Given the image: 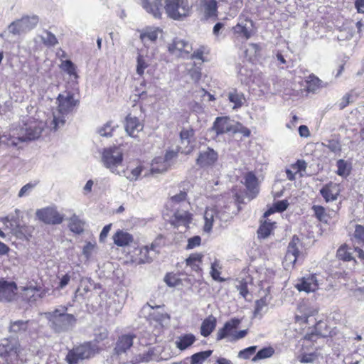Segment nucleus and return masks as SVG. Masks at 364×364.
<instances>
[{"instance_id":"nucleus-1","label":"nucleus","mask_w":364,"mask_h":364,"mask_svg":"<svg viewBox=\"0 0 364 364\" xmlns=\"http://www.w3.org/2000/svg\"><path fill=\"white\" fill-rule=\"evenodd\" d=\"M162 1L167 16L173 20L183 21L193 13V5L188 0H141V6L155 18H161Z\"/></svg>"},{"instance_id":"nucleus-2","label":"nucleus","mask_w":364,"mask_h":364,"mask_svg":"<svg viewBox=\"0 0 364 364\" xmlns=\"http://www.w3.org/2000/svg\"><path fill=\"white\" fill-rule=\"evenodd\" d=\"M35 358L33 352L20 348L16 341H0V364H35Z\"/></svg>"},{"instance_id":"nucleus-3","label":"nucleus","mask_w":364,"mask_h":364,"mask_svg":"<svg viewBox=\"0 0 364 364\" xmlns=\"http://www.w3.org/2000/svg\"><path fill=\"white\" fill-rule=\"evenodd\" d=\"M57 108L53 111V119L50 123V129L57 131L64 126L67 116L78 106L79 100L75 98L70 92H64L58 95L56 99Z\"/></svg>"},{"instance_id":"nucleus-4","label":"nucleus","mask_w":364,"mask_h":364,"mask_svg":"<svg viewBox=\"0 0 364 364\" xmlns=\"http://www.w3.org/2000/svg\"><path fill=\"white\" fill-rule=\"evenodd\" d=\"M65 306H60L55 309L43 313L50 328L55 333L68 332L73 329L77 322L75 316L67 313Z\"/></svg>"},{"instance_id":"nucleus-5","label":"nucleus","mask_w":364,"mask_h":364,"mask_svg":"<svg viewBox=\"0 0 364 364\" xmlns=\"http://www.w3.org/2000/svg\"><path fill=\"white\" fill-rule=\"evenodd\" d=\"M45 124L43 122H30L20 129L17 136L14 133L13 134L9 133L0 135V144L16 146L20 141L38 139L41 136Z\"/></svg>"},{"instance_id":"nucleus-6","label":"nucleus","mask_w":364,"mask_h":364,"mask_svg":"<svg viewBox=\"0 0 364 364\" xmlns=\"http://www.w3.org/2000/svg\"><path fill=\"white\" fill-rule=\"evenodd\" d=\"M231 218L232 215L228 205L208 207L204 213L203 230L209 233L215 225L221 227L223 223L229 221Z\"/></svg>"},{"instance_id":"nucleus-7","label":"nucleus","mask_w":364,"mask_h":364,"mask_svg":"<svg viewBox=\"0 0 364 364\" xmlns=\"http://www.w3.org/2000/svg\"><path fill=\"white\" fill-rule=\"evenodd\" d=\"M123 160V151L119 146L105 148L102 153V165L112 173L121 174L119 168L122 166Z\"/></svg>"},{"instance_id":"nucleus-8","label":"nucleus","mask_w":364,"mask_h":364,"mask_svg":"<svg viewBox=\"0 0 364 364\" xmlns=\"http://www.w3.org/2000/svg\"><path fill=\"white\" fill-rule=\"evenodd\" d=\"M134 338L135 336L132 334L119 336L115 343L112 359L118 361L119 364H135L133 360H131L130 362L128 361L129 353L131 351Z\"/></svg>"},{"instance_id":"nucleus-9","label":"nucleus","mask_w":364,"mask_h":364,"mask_svg":"<svg viewBox=\"0 0 364 364\" xmlns=\"http://www.w3.org/2000/svg\"><path fill=\"white\" fill-rule=\"evenodd\" d=\"M95 346L92 345L90 343H85L69 350L65 360L68 364H79L82 360L93 356L95 353Z\"/></svg>"},{"instance_id":"nucleus-10","label":"nucleus","mask_w":364,"mask_h":364,"mask_svg":"<svg viewBox=\"0 0 364 364\" xmlns=\"http://www.w3.org/2000/svg\"><path fill=\"white\" fill-rule=\"evenodd\" d=\"M39 21L36 15L26 16L13 21L8 27L9 33L14 35H21L33 29Z\"/></svg>"},{"instance_id":"nucleus-11","label":"nucleus","mask_w":364,"mask_h":364,"mask_svg":"<svg viewBox=\"0 0 364 364\" xmlns=\"http://www.w3.org/2000/svg\"><path fill=\"white\" fill-rule=\"evenodd\" d=\"M323 282V277L317 274H311L299 279L295 287L299 291L314 292Z\"/></svg>"},{"instance_id":"nucleus-12","label":"nucleus","mask_w":364,"mask_h":364,"mask_svg":"<svg viewBox=\"0 0 364 364\" xmlns=\"http://www.w3.org/2000/svg\"><path fill=\"white\" fill-rule=\"evenodd\" d=\"M36 215L39 220L49 225H59L64 220V215L58 211L55 206L38 209Z\"/></svg>"},{"instance_id":"nucleus-13","label":"nucleus","mask_w":364,"mask_h":364,"mask_svg":"<svg viewBox=\"0 0 364 364\" xmlns=\"http://www.w3.org/2000/svg\"><path fill=\"white\" fill-rule=\"evenodd\" d=\"M232 31L235 38L247 41L255 33L254 23L250 18H240L238 23L232 27Z\"/></svg>"},{"instance_id":"nucleus-14","label":"nucleus","mask_w":364,"mask_h":364,"mask_svg":"<svg viewBox=\"0 0 364 364\" xmlns=\"http://www.w3.org/2000/svg\"><path fill=\"white\" fill-rule=\"evenodd\" d=\"M17 285L13 281L0 279V302L10 303L17 296Z\"/></svg>"},{"instance_id":"nucleus-15","label":"nucleus","mask_w":364,"mask_h":364,"mask_svg":"<svg viewBox=\"0 0 364 364\" xmlns=\"http://www.w3.org/2000/svg\"><path fill=\"white\" fill-rule=\"evenodd\" d=\"M168 50L173 55L185 58L189 55L192 46L188 41L176 37L168 44Z\"/></svg>"},{"instance_id":"nucleus-16","label":"nucleus","mask_w":364,"mask_h":364,"mask_svg":"<svg viewBox=\"0 0 364 364\" xmlns=\"http://www.w3.org/2000/svg\"><path fill=\"white\" fill-rule=\"evenodd\" d=\"M240 323L241 320L237 318H232L227 321L223 328L218 329L216 334V340L220 341L224 338H228V341L232 342V337L235 330Z\"/></svg>"},{"instance_id":"nucleus-17","label":"nucleus","mask_w":364,"mask_h":364,"mask_svg":"<svg viewBox=\"0 0 364 364\" xmlns=\"http://www.w3.org/2000/svg\"><path fill=\"white\" fill-rule=\"evenodd\" d=\"M300 240L298 237L294 236L289 243L287 251L284 259V264L285 266L289 267V265H294L297 259L299 257Z\"/></svg>"},{"instance_id":"nucleus-18","label":"nucleus","mask_w":364,"mask_h":364,"mask_svg":"<svg viewBox=\"0 0 364 364\" xmlns=\"http://www.w3.org/2000/svg\"><path fill=\"white\" fill-rule=\"evenodd\" d=\"M213 129L218 135L228 132L235 133L237 132L235 123L227 117H217L214 122Z\"/></svg>"},{"instance_id":"nucleus-19","label":"nucleus","mask_w":364,"mask_h":364,"mask_svg":"<svg viewBox=\"0 0 364 364\" xmlns=\"http://www.w3.org/2000/svg\"><path fill=\"white\" fill-rule=\"evenodd\" d=\"M218 159V154L213 149L206 148L200 151L196 163L201 167L212 166Z\"/></svg>"},{"instance_id":"nucleus-20","label":"nucleus","mask_w":364,"mask_h":364,"mask_svg":"<svg viewBox=\"0 0 364 364\" xmlns=\"http://www.w3.org/2000/svg\"><path fill=\"white\" fill-rule=\"evenodd\" d=\"M41 291V288L38 286L25 287L22 289L21 297L30 304L36 302L39 298H43L46 295V291Z\"/></svg>"},{"instance_id":"nucleus-21","label":"nucleus","mask_w":364,"mask_h":364,"mask_svg":"<svg viewBox=\"0 0 364 364\" xmlns=\"http://www.w3.org/2000/svg\"><path fill=\"white\" fill-rule=\"evenodd\" d=\"M125 122V130L132 137H136L138 133L143 130V123L136 117L129 114Z\"/></svg>"},{"instance_id":"nucleus-22","label":"nucleus","mask_w":364,"mask_h":364,"mask_svg":"<svg viewBox=\"0 0 364 364\" xmlns=\"http://www.w3.org/2000/svg\"><path fill=\"white\" fill-rule=\"evenodd\" d=\"M161 32L162 31L159 28L146 27L141 31L140 39L146 46H149L151 43L156 41Z\"/></svg>"},{"instance_id":"nucleus-23","label":"nucleus","mask_w":364,"mask_h":364,"mask_svg":"<svg viewBox=\"0 0 364 364\" xmlns=\"http://www.w3.org/2000/svg\"><path fill=\"white\" fill-rule=\"evenodd\" d=\"M320 193L326 202L334 201L340 193L339 185L330 182L323 186Z\"/></svg>"},{"instance_id":"nucleus-24","label":"nucleus","mask_w":364,"mask_h":364,"mask_svg":"<svg viewBox=\"0 0 364 364\" xmlns=\"http://www.w3.org/2000/svg\"><path fill=\"white\" fill-rule=\"evenodd\" d=\"M196 341L193 333H185L177 337L175 345L180 350L183 351L190 348Z\"/></svg>"},{"instance_id":"nucleus-25","label":"nucleus","mask_w":364,"mask_h":364,"mask_svg":"<svg viewBox=\"0 0 364 364\" xmlns=\"http://www.w3.org/2000/svg\"><path fill=\"white\" fill-rule=\"evenodd\" d=\"M30 323V321L23 320L11 321L9 331L16 336L23 335L28 330Z\"/></svg>"},{"instance_id":"nucleus-26","label":"nucleus","mask_w":364,"mask_h":364,"mask_svg":"<svg viewBox=\"0 0 364 364\" xmlns=\"http://www.w3.org/2000/svg\"><path fill=\"white\" fill-rule=\"evenodd\" d=\"M168 203L173 209L179 208L178 205L188 209L190 203L187 200V193L185 191H181L179 193L176 194L171 197Z\"/></svg>"},{"instance_id":"nucleus-27","label":"nucleus","mask_w":364,"mask_h":364,"mask_svg":"<svg viewBox=\"0 0 364 364\" xmlns=\"http://www.w3.org/2000/svg\"><path fill=\"white\" fill-rule=\"evenodd\" d=\"M245 184L251 194V197L255 198L258 193V183L257 177L252 172H248L245 176Z\"/></svg>"},{"instance_id":"nucleus-28","label":"nucleus","mask_w":364,"mask_h":364,"mask_svg":"<svg viewBox=\"0 0 364 364\" xmlns=\"http://www.w3.org/2000/svg\"><path fill=\"white\" fill-rule=\"evenodd\" d=\"M114 242L119 247L129 245L133 241L131 234L123 230H118L113 236Z\"/></svg>"},{"instance_id":"nucleus-29","label":"nucleus","mask_w":364,"mask_h":364,"mask_svg":"<svg viewBox=\"0 0 364 364\" xmlns=\"http://www.w3.org/2000/svg\"><path fill=\"white\" fill-rule=\"evenodd\" d=\"M217 320L213 315L207 317L201 323L200 333L203 336L207 337L213 331L216 326Z\"/></svg>"},{"instance_id":"nucleus-30","label":"nucleus","mask_w":364,"mask_h":364,"mask_svg":"<svg viewBox=\"0 0 364 364\" xmlns=\"http://www.w3.org/2000/svg\"><path fill=\"white\" fill-rule=\"evenodd\" d=\"M174 213V223L178 225H183L186 226L191 223V214L188 211V209L179 210L178 208L175 209Z\"/></svg>"},{"instance_id":"nucleus-31","label":"nucleus","mask_w":364,"mask_h":364,"mask_svg":"<svg viewBox=\"0 0 364 364\" xmlns=\"http://www.w3.org/2000/svg\"><path fill=\"white\" fill-rule=\"evenodd\" d=\"M143 169L144 167L141 165H139L136 167L131 169L130 171H128L127 169L121 170L119 172L121 174H118V176L125 177L130 182L136 181L141 176Z\"/></svg>"},{"instance_id":"nucleus-32","label":"nucleus","mask_w":364,"mask_h":364,"mask_svg":"<svg viewBox=\"0 0 364 364\" xmlns=\"http://www.w3.org/2000/svg\"><path fill=\"white\" fill-rule=\"evenodd\" d=\"M213 353V350L200 351L186 358L189 364H203Z\"/></svg>"},{"instance_id":"nucleus-33","label":"nucleus","mask_w":364,"mask_h":364,"mask_svg":"<svg viewBox=\"0 0 364 364\" xmlns=\"http://www.w3.org/2000/svg\"><path fill=\"white\" fill-rule=\"evenodd\" d=\"M84 225L85 223L75 214H73L69 218L68 226L70 230L73 232L78 234L82 232L84 230Z\"/></svg>"},{"instance_id":"nucleus-34","label":"nucleus","mask_w":364,"mask_h":364,"mask_svg":"<svg viewBox=\"0 0 364 364\" xmlns=\"http://www.w3.org/2000/svg\"><path fill=\"white\" fill-rule=\"evenodd\" d=\"M274 228L275 223L271 222L269 220H265L257 230L258 237L263 239L267 238L270 235Z\"/></svg>"},{"instance_id":"nucleus-35","label":"nucleus","mask_w":364,"mask_h":364,"mask_svg":"<svg viewBox=\"0 0 364 364\" xmlns=\"http://www.w3.org/2000/svg\"><path fill=\"white\" fill-rule=\"evenodd\" d=\"M203 7L205 16L207 18L216 16L217 15V2L215 0H203Z\"/></svg>"},{"instance_id":"nucleus-36","label":"nucleus","mask_w":364,"mask_h":364,"mask_svg":"<svg viewBox=\"0 0 364 364\" xmlns=\"http://www.w3.org/2000/svg\"><path fill=\"white\" fill-rule=\"evenodd\" d=\"M228 100L234 104V109L241 107L245 101L244 95L242 92H238L237 90H233L228 93Z\"/></svg>"},{"instance_id":"nucleus-37","label":"nucleus","mask_w":364,"mask_h":364,"mask_svg":"<svg viewBox=\"0 0 364 364\" xmlns=\"http://www.w3.org/2000/svg\"><path fill=\"white\" fill-rule=\"evenodd\" d=\"M274 349L272 347H265L259 350L252 358L253 363H256L260 360L271 358L274 353Z\"/></svg>"},{"instance_id":"nucleus-38","label":"nucleus","mask_w":364,"mask_h":364,"mask_svg":"<svg viewBox=\"0 0 364 364\" xmlns=\"http://www.w3.org/2000/svg\"><path fill=\"white\" fill-rule=\"evenodd\" d=\"M222 266L218 259H215L214 262L211 264L210 267V276L215 281L217 282H224L225 279L220 277Z\"/></svg>"},{"instance_id":"nucleus-39","label":"nucleus","mask_w":364,"mask_h":364,"mask_svg":"<svg viewBox=\"0 0 364 364\" xmlns=\"http://www.w3.org/2000/svg\"><path fill=\"white\" fill-rule=\"evenodd\" d=\"M60 68L70 77H73L75 79L77 78L78 76L76 72V66L71 60H65L62 61Z\"/></svg>"},{"instance_id":"nucleus-40","label":"nucleus","mask_w":364,"mask_h":364,"mask_svg":"<svg viewBox=\"0 0 364 364\" xmlns=\"http://www.w3.org/2000/svg\"><path fill=\"white\" fill-rule=\"evenodd\" d=\"M203 255L201 253H193L186 259L187 265L190 266L193 270L198 271L199 268V263Z\"/></svg>"},{"instance_id":"nucleus-41","label":"nucleus","mask_w":364,"mask_h":364,"mask_svg":"<svg viewBox=\"0 0 364 364\" xmlns=\"http://www.w3.org/2000/svg\"><path fill=\"white\" fill-rule=\"evenodd\" d=\"M149 307L153 310L152 312L150 313L149 316L151 319L155 320L159 323L164 321V320L168 318V316L167 314L164 311H159L158 310L161 309V306H156L155 307L149 305Z\"/></svg>"},{"instance_id":"nucleus-42","label":"nucleus","mask_w":364,"mask_h":364,"mask_svg":"<svg viewBox=\"0 0 364 364\" xmlns=\"http://www.w3.org/2000/svg\"><path fill=\"white\" fill-rule=\"evenodd\" d=\"M41 41L46 46H55L58 43L55 36L48 31H45L40 36Z\"/></svg>"},{"instance_id":"nucleus-43","label":"nucleus","mask_w":364,"mask_h":364,"mask_svg":"<svg viewBox=\"0 0 364 364\" xmlns=\"http://www.w3.org/2000/svg\"><path fill=\"white\" fill-rule=\"evenodd\" d=\"M321 80L315 75H309L306 80L307 90L309 92H316L321 87Z\"/></svg>"},{"instance_id":"nucleus-44","label":"nucleus","mask_w":364,"mask_h":364,"mask_svg":"<svg viewBox=\"0 0 364 364\" xmlns=\"http://www.w3.org/2000/svg\"><path fill=\"white\" fill-rule=\"evenodd\" d=\"M117 125H114L112 122H108L102 127L98 129V133L102 136L110 137L112 136V132L114 129L117 127Z\"/></svg>"},{"instance_id":"nucleus-45","label":"nucleus","mask_w":364,"mask_h":364,"mask_svg":"<svg viewBox=\"0 0 364 364\" xmlns=\"http://www.w3.org/2000/svg\"><path fill=\"white\" fill-rule=\"evenodd\" d=\"M287 207H288V203L287 200H279L274 204V210H273L272 208H270L269 210H268L267 211H266L264 213V216L265 218H267L269 215H270L271 214H272L273 213H274L275 211L283 212L287 208Z\"/></svg>"},{"instance_id":"nucleus-46","label":"nucleus","mask_w":364,"mask_h":364,"mask_svg":"<svg viewBox=\"0 0 364 364\" xmlns=\"http://www.w3.org/2000/svg\"><path fill=\"white\" fill-rule=\"evenodd\" d=\"M156 251V245L155 244H151L150 247L145 246L142 247L140 250V255H141V257H140V261L143 263L145 262H150L151 260V257L148 255L149 253V251Z\"/></svg>"},{"instance_id":"nucleus-47","label":"nucleus","mask_w":364,"mask_h":364,"mask_svg":"<svg viewBox=\"0 0 364 364\" xmlns=\"http://www.w3.org/2000/svg\"><path fill=\"white\" fill-rule=\"evenodd\" d=\"M268 302L267 298L263 297L255 301V308L254 311L255 316H260L264 312V309L267 306Z\"/></svg>"},{"instance_id":"nucleus-48","label":"nucleus","mask_w":364,"mask_h":364,"mask_svg":"<svg viewBox=\"0 0 364 364\" xmlns=\"http://www.w3.org/2000/svg\"><path fill=\"white\" fill-rule=\"evenodd\" d=\"M257 348L256 346L246 348L238 353L237 357L240 359L247 360L255 353Z\"/></svg>"},{"instance_id":"nucleus-49","label":"nucleus","mask_w":364,"mask_h":364,"mask_svg":"<svg viewBox=\"0 0 364 364\" xmlns=\"http://www.w3.org/2000/svg\"><path fill=\"white\" fill-rule=\"evenodd\" d=\"M322 144L326 148H328L332 152L336 153L340 152L341 151V145L338 140H328L326 143H323Z\"/></svg>"},{"instance_id":"nucleus-50","label":"nucleus","mask_w":364,"mask_h":364,"mask_svg":"<svg viewBox=\"0 0 364 364\" xmlns=\"http://www.w3.org/2000/svg\"><path fill=\"white\" fill-rule=\"evenodd\" d=\"M318 358L316 353H303L298 356V360L302 363H311L314 362Z\"/></svg>"},{"instance_id":"nucleus-51","label":"nucleus","mask_w":364,"mask_h":364,"mask_svg":"<svg viewBox=\"0 0 364 364\" xmlns=\"http://www.w3.org/2000/svg\"><path fill=\"white\" fill-rule=\"evenodd\" d=\"M194 135V131L192 128L183 129L180 133V138L182 143H186L188 144L191 141V139Z\"/></svg>"},{"instance_id":"nucleus-52","label":"nucleus","mask_w":364,"mask_h":364,"mask_svg":"<svg viewBox=\"0 0 364 364\" xmlns=\"http://www.w3.org/2000/svg\"><path fill=\"white\" fill-rule=\"evenodd\" d=\"M148 65L149 64L144 58L139 54L137 57L136 73L139 75H142Z\"/></svg>"},{"instance_id":"nucleus-53","label":"nucleus","mask_w":364,"mask_h":364,"mask_svg":"<svg viewBox=\"0 0 364 364\" xmlns=\"http://www.w3.org/2000/svg\"><path fill=\"white\" fill-rule=\"evenodd\" d=\"M36 183H28L24 185L18 193L19 198L26 197L31 194L33 188L36 187Z\"/></svg>"},{"instance_id":"nucleus-54","label":"nucleus","mask_w":364,"mask_h":364,"mask_svg":"<svg viewBox=\"0 0 364 364\" xmlns=\"http://www.w3.org/2000/svg\"><path fill=\"white\" fill-rule=\"evenodd\" d=\"M336 166L338 168L336 173L338 176H346L349 174L347 163L343 159H339L336 163Z\"/></svg>"},{"instance_id":"nucleus-55","label":"nucleus","mask_w":364,"mask_h":364,"mask_svg":"<svg viewBox=\"0 0 364 364\" xmlns=\"http://www.w3.org/2000/svg\"><path fill=\"white\" fill-rule=\"evenodd\" d=\"M58 278L59 279V282L56 287V289L61 290L65 288V287L69 284L71 275L69 273H67L62 276H58Z\"/></svg>"},{"instance_id":"nucleus-56","label":"nucleus","mask_w":364,"mask_h":364,"mask_svg":"<svg viewBox=\"0 0 364 364\" xmlns=\"http://www.w3.org/2000/svg\"><path fill=\"white\" fill-rule=\"evenodd\" d=\"M337 256L339 259L344 261H350L353 259L351 252H348L344 247H341L338 250Z\"/></svg>"},{"instance_id":"nucleus-57","label":"nucleus","mask_w":364,"mask_h":364,"mask_svg":"<svg viewBox=\"0 0 364 364\" xmlns=\"http://www.w3.org/2000/svg\"><path fill=\"white\" fill-rule=\"evenodd\" d=\"M312 209L314 212V214L316 217L320 220V221H324L326 220V215L325 212L324 208L320 205H314L312 207Z\"/></svg>"},{"instance_id":"nucleus-58","label":"nucleus","mask_w":364,"mask_h":364,"mask_svg":"<svg viewBox=\"0 0 364 364\" xmlns=\"http://www.w3.org/2000/svg\"><path fill=\"white\" fill-rule=\"evenodd\" d=\"M201 237L198 235L190 237L188 240V244L186 245V250H191L200 245Z\"/></svg>"},{"instance_id":"nucleus-59","label":"nucleus","mask_w":364,"mask_h":364,"mask_svg":"<svg viewBox=\"0 0 364 364\" xmlns=\"http://www.w3.org/2000/svg\"><path fill=\"white\" fill-rule=\"evenodd\" d=\"M354 236L355 238L358 241V242L364 245V226L357 225L355 226Z\"/></svg>"},{"instance_id":"nucleus-60","label":"nucleus","mask_w":364,"mask_h":364,"mask_svg":"<svg viewBox=\"0 0 364 364\" xmlns=\"http://www.w3.org/2000/svg\"><path fill=\"white\" fill-rule=\"evenodd\" d=\"M95 245L91 243L90 242H87L83 247L82 254L86 257V259H89L95 249Z\"/></svg>"},{"instance_id":"nucleus-61","label":"nucleus","mask_w":364,"mask_h":364,"mask_svg":"<svg viewBox=\"0 0 364 364\" xmlns=\"http://www.w3.org/2000/svg\"><path fill=\"white\" fill-rule=\"evenodd\" d=\"M204 48L200 47V48L195 50L191 55V59L198 60H201L202 62L204 61Z\"/></svg>"},{"instance_id":"nucleus-62","label":"nucleus","mask_w":364,"mask_h":364,"mask_svg":"<svg viewBox=\"0 0 364 364\" xmlns=\"http://www.w3.org/2000/svg\"><path fill=\"white\" fill-rule=\"evenodd\" d=\"M306 166L307 164L305 161L298 160L296 163L291 166V168L297 173L299 171H305Z\"/></svg>"},{"instance_id":"nucleus-63","label":"nucleus","mask_w":364,"mask_h":364,"mask_svg":"<svg viewBox=\"0 0 364 364\" xmlns=\"http://www.w3.org/2000/svg\"><path fill=\"white\" fill-rule=\"evenodd\" d=\"M237 289L240 291V294L243 297H246V296L248 294V289H247V283L246 282H243L242 281H241L240 282V284L237 285Z\"/></svg>"},{"instance_id":"nucleus-64","label":"nucleus","mask_w":364,"mask_h":364,"mask_svg":"<svg viewBox=\"0 0 364 364\" xmlns=\"http://www.w3.org/2000/svg\"><path fill=\"white\" fill-rule=\"evenodd\" d=\"M112 224H109L105 225L103 229L102 230L100 235V241L104 242L106 237L108 235V233L111 229Z\"/></svg>"}]
</instances>
